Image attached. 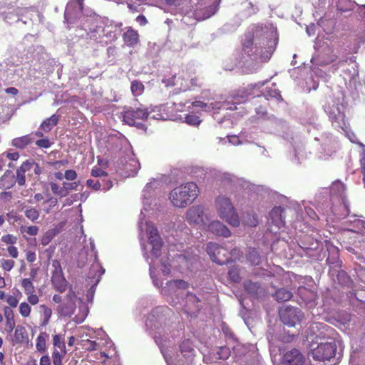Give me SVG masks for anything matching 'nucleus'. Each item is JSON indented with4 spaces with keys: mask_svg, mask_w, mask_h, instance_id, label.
I'll return each mask as SVG.
<instances>
[{
    "mask_svg": "<svg viewBox=\"0 0 365 365\" xmlns=\"http://www.w3.org/2000/svg\"><path fill=\"white\" fill-rule=\"evenodd\" d=\"M48 339V334L46 332H41L37 336L36 339V349L38 352L43 354L46 351Z\"/></svg>",
    "mask_w": 365,
    "mask_h": 365,
    "instance_id": "412c9836",
    "label": "nucleus"
},
{
    "mask_svg": "<svg viewBox=\"0 0 365 365\" xmlns=\"http://www.w3.org/2000/svg\"><path fill=\"white\" fill-rule=\"evenodd\" d=\"M56 234L55 230H49L46 231L41 238V244L43 246L48 245L55 237Z\"/></svg>",
    "mask_w": 365,
    "mask_h": 365,
    "instance_id": "f704fd0d",
    "label": "nucleus"
},
{
    "mask_svg": "<svg viewBox=\"0 0 365 365\" xmlns=\"http://www.w3.org/2000/svg\"><path fill=\"white\" fill-rule=\"evenodd\" d=\"M122 38L124 43L128 47H134L140 43L138 31L131 26L125 28V31L122 34Z\"/></svg>",
    "mask_w": 365,
    "mask_h": 365,
    "instance_id": "f8f14e48",
    "label": "nucleus"
},
{
    "mask_svg": "<svg viewBox=\"0 0 365 365\" xmlns=\"http://www.w3.org/2000/svg\"><path fill=\"white\" fill-rule=\"evenodd\" d=\"M167 285L170 288L175 287L176 288L182 289H185L188 287V283L182 279L170 280L167 282Z\"/></svg>",
    "mask_w": 365,
    "mask_h": 365,
    "instance_id": "c9c22d12",
    "label": "nucleus"
},
{
    "mask_svg": "<svg viewBox=\"0 0 365 365\" xmlns=\"http://www.w3.org/2000/svg\"><path fill=\"white\" fill-rule=\"evenodd\" d=\"M86 185L88 187H91L96 191L99 190L101 187L99 180H95L92 179L87 180Z\"/></svg>",
    "mask_w": 365,
    "mask_h": 365,
    "instance_id": "de8ad7c7",
    "label": "nucleus"
},
{
    "mask_svg": "<svg viewBox=\"0 0 365 365\" xmlns=\"http://www.w3.org/2000/svg\"><path fill=\"white\" fill-rule=\"evenodd\" d=\"M19 312L22 317L27 318L31 314V307L29 303L24 302L19 304Z\"/></svg>",
    "mask_w": 365,
    "mask_h": 365,
    "instance_id": "e433bc0d",
    "label": "nucleus"
},
{
    "mask_svg": "<svg viewBox=\"0 0 365 365\" xmlns=\"http://www.w3.org/2000/svg\"><path fill=\"white\" fill-rule=\"evenodd\" d=\"M6 157L8 159L11 160H17L19 158V153L18 152L9 153H6Z\"/></svg>",
    "mask_w": 365,
    "mask_h": 365,
    "instance_id": "bf43d9fd",
    "label": "nucleus"
},
{
    "mask_svg": "<svg viewBox=\"0 0 365 365\" xmlns=\"http://www.w3.org/2000/svg\"><path fill=\"white\" fill-rule=\"evenodd\" d=\"M307 215L310 217V218L313 219L314 220H319V217L317 215V213L314 212V210L312 208L306 209Z\"/></svg>",
    "mask_w": 365,
    "mask_h": 365,
    "instance_id": "680f3d73",
    "label": "nucleus"
},
{
    "mask_svg": "<svg viewBox=\"0 0 365 365\" xmlns=\"http://www.w3.org/2000/svg\"><path fill=\"white\" fill-rule=\"evenodd\" d=\"M185 122L187 124L191 125H199L201 122V120H200V118L197 115H193V114L186 115V116L185 117Z\"/></svg>",
    "mask_w": 365,
    "mask_h": 365,
    "instance_id": "79ce46f5",
    "label": "nucleus"
},
{
    "mask_svg": "<svg viewBox=\"0 0 365 365\" xmlns=\"http://www.w3.org/2000/svg\"><path fill=\"white\" fill-rule=\"evenodd\" d=\"M252 220H250V221H246V224L251 227H255L258 223L257 216L256 215H252Z\"/></svg>",
    "mask_w": 365,
    "mask_h": 365,
    "instance_id": "e2e57ef3",
    "label": "nucleus"
},
{
    "mask_svg": "<svg viewBox=\"0 0 365 365\" xmlns=\"http://www.w3.org/2000/svg\"><path fill=\"white\" fill-rule=\"evenodd\" d=\"M7 251H8L9 255L11 257L15 258V259L18 257L19 252H18V250H17V248L16 247H14V246H9V247H8Z\"/></svg>",
    "mask_w": 365,
    "mask_h": 365,
    "instance_id": "5fc2aeb1",
    "label": "nucleus"
},
{
    "mask_svg": "<svg viewBox=\"0 0 365 365\" xmlns=\"http://www.w3.org/2000/svg\"><path fill=\"white\" fill-rule=\"evenodd\" d=\"M207 252L211 260L217 264H224L230 261L228 250L217 243L209 242Z\"/></svg>",
    "mask_w": 365,
    "mask_h": 365,
    "instance_id": "39448f33",
    "label": "nucleus"
},
{
    "mask_svg": "<svg viewBox=\"0 0 365 365\" xmlns=\"http://www.w3.org/2000/svg\"><path fill=\"white\" fill-rule=\"evenodd\" d=\"M360 165L361 173H363L364 175V178H365V155H364L362 158L360 159Z\"/></svg>",
    "mask_w": 365,
    "mask_h": 365,
    "instance_id": "774afa93",
    "label": "nucleus"
},
{
    "mask_svg": "<svg viewBox=\"0 0 365 365\" xmlns=\"http://www.w3.org/2000/svg\"><path fill=\"white\" fill-rule=\"evenodd\" d=\"M200 299L194 294L189 293L186 299V312L187 313H196L198 312L200 306Z\"/></svg>",
    "mask_w": 365,
    "mask_h": 365,
    "instance_id": "dca6fc26",
    "label": "nucleus"
},
{
    "mask_svg": "<svg viewBox=\"0 0 365 365\" xmlns=\"http://www.w3.org/2000/svg\"><path fill=\"white\" fill-rule=\"evenodd\" d=\"M15 265V262L12 259H1V266L4 271H11Z\"/></svg>",
    "mask_w": 365,
    "mask_h": 365,
    "instance_id": "37998d69",
    "label": "nucleus"
},
{
    "mask_svg": "<svg viewBox=\"0 0 365 365\" xmlns=\"http://www.w3.org/2000/svg\"><path fill=\"white\" fill-rule=\"evenodd\" d=\"M146 232L148 235V240L161 238L158 229L152 223L146 224Z\"/></svg>",
    "mask_w": 365,
    "mask_h": 365,
    "instance_id": "72a5a7b5",
    "label": "nucleus"
},
{
    "mask_svg": "<svg viewBox=\"0 0 365 365\" xmlns=\"http://www.w3.org/2000/svg\"><path fill=\"white\" fill-rule=\"evenodd\" d=\"M39 228L36 225L31 226H21L20 227V232L24 235V237H26V235L29 236H36L38 235Z\"/></svg>",
    "mask_w": 365,
    "mask_h": 365,
    "instance_id": "2f4dec72",
    "label": "nucleus"
},
{
    "mask_svg": "<svg viewBox=\"0 0 365 365\" xmlns=\"http://www.w3.org/2000/svg\"><path fill=\"white\" fill-rule=\"evenodd\" d=\"M5 299L10 308H16L17 307L19 304V299L13 295H8Z\"/></svg>",
    "mask_w": 365,
    "mask_h": 365,
    "instance_id": "49530a36",
    "label": "nucleus"
},
{
    "mask_svg": "<svg viewBox=\"0 0 365 365\" xmlns=\"http://www.w3.org/2000/svg\"><path fill=\"white\" fill-rule=\"evenodd\" d=\"M21 284L25 294L35 292V287L30 278L23 279Z\"/></svg>",
    "mask_w": 365,
    "mask_h": 365,
    "instance_id": "473e14b6",
    "label": "nucleus"
},
{
    "mask_svg": "<svg viewBox=\"0 0 365 365\" xmlns=\"http://www.w3.org/2000/svg\"><path fill=\"white\" fill-rule=\"evenodd\" d=\"M26 258L29 262L32 263V262H35L36 259V253L33 251L29 250L26 252Z\"/></svg>",
    "mask_w": 365,
    "mask_h": 365,
    "instance_id": "13d9d810",
    "label": "nucleus"
},
{
    "mask_svg": "<svg viewBox=\"0 0 365 365\" xmlns=\"http://www.w3.org/2000/svg\"><path fill=\"white\" fill-rule=\"evenodd\" d=\"M67 351H59L57 349H53L52 352V361L53 365H63V359Z\"/></svg>",
    "mask_w": 365,
    "mask_h": 365,
    "instance_id": "7c9ffc66",
    "label": "nucleus"
},
{
    "mask_svg": "<svg viewBox=\"0 0 365 365\" xmlns=\"http://www.w3.org/2000/svg\"><path fill=\"white\" fill-rule=\"evenodd\" d=\"M91 175L93 177L107 176L108 173L100 168H94L91 170Z\"/></svg>",
    "mask_w": 365,
    "mask_h": 365,
    "instance_id": "09e8293b",
    "label": "nucleus"
},
{
    "mask_svg": "<svg viewBox=\"0 0 365 365\" xmlns=\"http://www.w3.org/2000/svg\"><path fill=\"white\" fill-rule=\"evenodd\" d=\"M39 308L41 317V326L45 327L50 322L52 315V310L46 304H41Z\"/></svg>",
    "mask_w": 365,
    "mask_h": 365,
    "instance_id": "4be33fe9",
    "label": "nucleus"
},
{
    "mask_svg": "<svg viewBox=\"0 0 365 365\" xmlns=\"http://www.w3.org/2000/svg\"><path fill=\"white\" fill-rule=\"evenodd\" d=\"M86 342L88 344V346L86 347V349L88 351H92L97 350L98 344L96 341H91L88 339Z\"/></svg>",
    "mask_w": 365,
    "mask_h": 365,
    "instance_id": "864d4df0",
    "label": "nucleus"
},
{
    "mask_svg": "<svg viewBox=\"0 0 365 365\" xmlns=\"http://www.w3.org/2000/svg\"><path fill=\"white\" fill-rule=\"evenodd\" d=\"M180 351L182 354L185 357H190L193 356L195 349L194 345L191 340L184 339L180 346Z\"/></svg>",
    "mask_w": 365,
    "mask_h": 365,
    "instance_id": "b1692460",
    "label": "nucleus"
},
{
    "mask_svg": "<svg viewBox=\"0 0 365 365\" xmlns=\"http://www.w3.org/2000/svg\"><path fill=\"white\" fill-rule=\"evenodd\" d=\"M26 162L29 164V171L33 169L36 175H39L41 174L42 169L37 163L33 160H27Z\"/></svg>",
    "mask_w": 365,
    "mask_h": 365,
    "instance_id": "c03bdc74",
    "label": "nucleus"
},
{
    "mask_svg": "<svg viewBox=\"0 0 365 365\" xmlns=\"http://www.w3.org/2000/svg\"><path fill=\"white\" fill-rule=\"evenodd\" d=\"M5 92L7 94H11L13 96H16L19 93L18 89L14 87H9V88H6Z\"/></svg>",
    "mask_w": 365,
    "mask_h": 365,
    "instance_id": "0e129e2a",
    "label": "nucleus"
},
{
    "mask_svg": "<svg viewBox=\"0 0 365 365\" xmlns=\"http://www.w3.org/2000/svg\"><path fill=\"white\" fill-rule=\"evenodd\" d=\"M71 5H75L78 11L83 12V0H72V1L71 2Z\"/></svg>",
    "mask_w": 365,
    "mask_h": 365,
    "instance_id": "6e6d98bb",
    "label": "nucleus"
},
{
    "mask_svg": "<svg viewBox=\"0 0 365 365\" xmlns=\"http://www.w3.org/2000/svg\"><path fill=\"white\" fill-rule=\"evenodd\" d=\"M279 316L281 321L289 327H294L296 324L300 322L303 314L298 308L287 307L280 310Z\"/></svg>",
    "mask_w": 365,
    "mask_h": 365,
    "instance_id": "6e6552de",
    "label": "nucleus"
},
{
    "mask_svg": "<svg viewBox=\"0 0 365 365\" xmlns=\"http://www.w3.org/2000/svg\"><path fill=\"white\" fill-rule=\"evenodd\" d=\"M26 295L27 296V303L29 305H36L39 302V297L35 292L26 294Z\"/></svg>",
    "mask_w": 365,
    "mask_h": 365,
    "instance_id": "a18cd8bd",
    "label": "nucleus"
},
{
    "mask_svg": "<svg viewBox=\"0 0 365 365\" xmlns=\"http://www.w3.org/2000/svg\"><path fill=\"white\" fill-rule=\"evenodd\" d=\"M148 115L149 111L147 108H138L124 111L123 118L125 123L130 125H134L138 120H147Z\"/></svg>",
    "mask_w": 365,
    "mask_h": 365,
    "instance_id": "1a4fd4ad",
    "label": "nucleus"
},
{
    "mask_svg": "<svg viewBox=\"0 0 365 365\" xmlns=\"http://www.w3.org/2000/svg\"><path fill=\"white\" fill-rule=\"evenodd\" d=\"M247 260L253 266H258L261 264V257L255 248H250L247 254Z\"/></svg>",
    "mask_w": 365,
    "mask_h": 365,
    "instance_id": "a878e982",
    "label": "nucleus"
},
{
    "mask_svg": "<svg viewBox=\"0 0 365 365\" xmlns=\"http://www.w3.org/2000/svg\"><path fill=\"white\" fill-rule=\"evenodd\" d=\"M25 161L16 170V181L19 186H23L26 183V173L29 172V165Z\"/></svg>",
    "mask_w": 365,
    "mask_h": 365,
    "instance_id": "6ab92c4d",
    "label": "nucleus"
},
{
    "mask_svg": "<svg viewBox=\"0 0 365 365\" xmlns=\"http://www.w3.org/2000/svg\"><path fill=\"white\" fill-rule=\"evenodd\" d=\"M136 21L140 25V26H145L147 23V19L145 16L143 14H140L136 17Z\"/></svg>",
    "mask_w": 365,
    "mask_h": 365,
    "instance_id": "052dcab7",
    "label": "nucleus"
},
{
    "mask_svg": "<svg viewBox=\"0 0 365 365\" xmlns=\"http://www.w3.org/2000/svg\"><path fill=\"white\" fill-rule=\"evenodd\" d=\"M130 89L135 96H139L144 92L145 86L141 81L135 80L131 82Z\"/></svg>",
    "mask_w": 365,
    "mask_h": 365,
    "instance_id": "c756f323",
    "label": "nucleus"
},
{
    "mask_svg": "<svg viewBox=\"0 0 365 365\" xmlns=\"http://www.w3.org/2000/svg\"><path fill=\"white\" fill-rule=\"evenodd\" d=\"M149 243L152 246L151 254L155 257L158 258L161 255V249L163 245V242L161 238L148 240Z\"/></svg>",
    "mask_w": 365,
    "mask_h": 365,
    "instance_id": "393cba45",
    "label": "nucleus"
},
{
    "mask_svg": "<svg viewBox=\"0 0 365 365\" xmlns=\"http://www.w3.org/2000/svg\"><path fill=\"white\" fill-rule=\"evenodd\" d=\"M76 294L74 291L70 289L66 295L63 301L57 307V312L61 317H70L76 311Z\"/></svg>",
    "mask_w": 365,
    "mask_h": 365,
    "instance_id": "423d86ee",
    "label": "nucleus"
},
{
    "mask_svg": "<svg viewBox=\"0 0 365 365\" xmlns=\"http://www.w3.org/2000/svg\"><path fill=\"white\" fill-rule=\"evenodd\" d=\"M217 354L218 355V359L225 360L230 356V350L227 346H221L219 348Z\"/></svg>",
    "mask_w": 365,
    "mask_h": 365,
    "instance_id": "a19ab883",
    "label": "nucleus"
},
{
    "mask_svg": "<svg viewBox=\"0 0 365 365\" xmlns=\"http://www.w3.org/2000/svg\"><path fill=\"white\" fill-rule=\"evenodd\" d=\"M52 265L55 268V270L53 272H56V271H58V272H61V273H62V269H61V264H60L59 261L53 260Z\"/></svg>",
    "mask_w": 365,
    "mask_h": 365,
    "instance_id": "338daca9",
    "label": "nucleus"
},
{
    "mask_svg": "<svg viewBox=\"0 0 365 365\" xmlns=\"http://www.w3.org/2000/svg\"><path fill=\"white\" fill-rule=\"evenodd\" d=\"M50 185L51 191L54 195H57L61 197H64L67 195L66 190L64 189L63 186L61 187L57 183L55 182H51Z\"/></svg>",
    "mask_w": 365,
    "mask_h": 365,
    "instance_id": "58836bf2",
    "label": "nucleus"
},
{
    "mask_svg": "<svg viewBox=\"0 0 365 365\" xmlns=\"http://www.w3.org/2000/svg\"><path fill=\"white\" fill-rule=\"evenodd\" d=\"M79 183L77 182H63V185L65 190H66L67 194L70 190H76Z\"/></svg>",
    "mask_w": 365,
    "mask_h": 365,
    "instance_id": "3c124183",
    "label": "nucleus"
},
{
    "mask_svg": "<svg viewBox=\"0 0 365 365\" xmlns=\"http://www.w3.org/2000/svg\"><path fill=\"white\" fill-rule=\"evenodd\" d=\"M3 311L6 319V331L8 333H11L16 326L14 312L9 307H4Z\"/></svg>",
    "mask_w": 365,
    "mask_h": 365,
    "instance_id": "f3484780",
    "label": "nucleus"
},
{
    "mask_svg": "<svg viewBox=\"0 0 365 365\" xmlns=\"http://www.w3.org/2000/svg\"><path fill=\"white\" fill-rule=\"evenodd\" d=\"M245 292L252 299H259L267 296V288L259 281L245 279L243 282Z\"/></svg>",
    "mask_w": 365,
    "mask_h": 365,
    "instance_id": "0eeeda50",
    "label": "nucleus"
},
{
    "mask_svg": "<svg viewBox=\"0 0 365 365\" xmlns=\"http://www.w3.org/2000/svg\"><path fill=\"white\" fill-rule=\"evenodd\" d=\"M28 341V333L25 327L18 325L14 330V338L12 339L13 345L22 344Z\"/></svg>",
    "mask_w": 365,
    "mask_h": 365,
    "instance_id": "a211bd4d",
    "label": "nucleus"
},
{
    "mask_svg": "<svg viewBox=\"0 0 365 365\" xmlns=\"http://www.w3.org/2000/svg\"><path fill=\"white\" fill-rule=\"evenodd\" d=\"M227 274L229 279L234 283H239L242 279L240 270L237 266L230 267Z\"/></svg>",
    "mask_w": 365,
    "mask_h": 365,
    "instance_id": "c85d7f7f",
    "label": "nucleus"
},
{
    "mask_svg": "<svg viewBox=\"0 0 365 365\" xmlns=\"http://www.w3.org/2000/svg\"><path fill=\"white\" fill-rule=\"evenodd\" d=\"M284 211V210L282 207H274L269 213L272 223H274L279 228H280L282 226H284L285 224V217L283 215Z\"/></svg>",
    "mask_w": 365,
    "mask_h": 365,
    "instance_id": "2eb2a0df",
    "label": "nucleus"
},
{
    "mask_svg": "<svg viewBox=\"0 0 365 365\" xmlns=\"http://www.w3.org/2000/svg\"><path fill=\"white\" fill-rule=\"evenodd\" d=\"M220 217L233 227L240 225V219L235 209L228 197L219 196L215 200Z\"/></svg>",
    "mask_w": 365,
    "mask_h": 365,
    "instance_id": "f03ea898",
    "label": "nucleus"
},
{
    "mask_svg": "<svg viewBox=\"0 0 365 365\" xmlns=\"http://www.w3.org/2000/svg\"><path fill=\"white\" fill-rule=\"evenodd\" d=\"M1 240L6 245H11V246H13V245L17 242L18 238L16 236L11 234H6L1 237Z\"/></svg>",
    "mask_w": 365,
    "mask_h": 365,
    "instance_id": "ea45409f",
    "label": "nucleus"
},
{
    "mask_svg": "<svg viewBox=\"0 0 365 365\" xmlns=\"http://www.w3.org/2000/svg\"><path fill=\"white\" fill-rule=\"evenodd\" d=\"M51 359L48 354L43 355L39 361L40 365H51Z\"/></svg>",
    "mask_w": 365,
    "mask_h": 365,
    "instance_id": "4d7b16f0",
    "label": "nucleus"
},
{
    "mask_svg": "<svg viewBox=\"0 0 365 365\" xmlns=\"http://www.w3.org/2000/svg\"><path fill=\"white\" fill-rule=\"evenodd\" d=\"M59 120V116L53 114L51 117L47 118L41 123L40 127L45 132H49L56 125Z\"/></svg>",
    "mask_w": 365,
    "mask_h": 365,
    "instance_id": "5701e85b",
    "label": "nucleus"
},
{
    "mask_svg": "<svg viewBox=\"0 0 365 365\" xmlns=\"http://www.w3.org/2000/svg\"><path fill=\"white\" fill-rule=\"evenodd\" d=\"M53 345L54 349H59V351H67L65 343L64 335L61 334H55L53 336Z\"/></svg>",
    "mask_w": 365,
    "mask_h": 365,
    "instance_id": "cd10ccee",
    "label": "nucleus"
},
{
    "mask_svg": "<svg viewBox=\"0 0 365 365\" xmlns=\"http://www.w3.org/2000/svg\"><path fill=\"white\" fill-rule=\"evenodd\" d=\"M207 230L210 232L224 237H228L231 235L230 230L220 221H213L207 226Z\"/></svg>",
    "mask_w": 365,
    "mask_h": 365,
    "instance_id": "ddd939ff",
    "label": "nucleus"
},
{
    "mask_svg": "<svg viewBox=\"0 0 365 365\" xmlns=\"http://www.w3.org/2000/svg\"><path fill=\"white\" fill-rule=\"evenodd\" d=\"M200 194L197 185L189 182L175 187L170 192V200L177 207H185L192 204Z\"/></svg>",
    "mask_w": 365,
    "mask_h": 365,
    "instance_id": "f257e3e1",
    "label": "nucleus"
},
{
    "mask_svg": "<svg viewBox=\"0 0 365 365\" xmlns=\"http://www.w3.org/2000/svg\"><path fill=\"white\" fill-rule=\"evenodd\" d=\"M292 296L293 294L291 292L284 288L277 289L274 294V299L279 302L289 301L292 297Z\"/></svg>",
    "mask_w": 365,
    "mask_h": 365,
    "instance_id": "bb28decb",
    "label": "nucleus"
},
{
    "mask_svg": "<svg viewBox=\"0 0 365 365\" xmlns=\"http://www.w3.org/2000/svg\"><path fill=\"white\" fill-rule=\"evenodd\" d=\"M36 145L39 148H48L51 145V143L48 139L46 138L36 140Z\"/></svg>",
    "mask_w": 365,
    "mask_h": 365,
    "instance_id": "8fccbe9b",
    "label": "nucleus"
},
{
    "mask_svg": "<svg viewBox=\"0 0 365 365\" xmlns=\"http://www.w3.org/2000/svg\"><path fill=\"white\" fill-rule=\"evenodd\" d=\"M0 198L4 200H9L11 198V193L10 192H2L0 193Z\"/></svg>",
    "mask_w": 365,
    "mask_h": 365,
    "instance_id": "69168bd1",
    "label": "nucleus"
},
{
    "mask_svg": "<svg viewBox=\"0 0 365 365\" xmlns=\"http://www.w3.org/2000/svg\"><path fill=\"white\" fill-rule=\"evenodd\" d=\"M51 282L54 288L57 291L62 293L66 290L68 282L65 277H63V272L61 273V272L58 271L53 272L51 278Z\"/></svg>",
    "mask_w": 365,
    "mask_h": 365,
    "instance_id": "4468645a",
    "label": "nucleus"
},
{
    "mask_svg": "<svg viewBox=\"0 0 365 365\" xmlns=\"http://www.w3.org/2000/svg\"><path fill=\"white\" fill-rule=\"evenodd\" d=\"M25 216L30 220L31 222L36 221L40 215V212L38 210L34 207H29L24 212Z\"/></svg>",
    "mask_w": 365,
    "mask_h": 365,
    "instance_id": "4c0bfd02",
    "label": "nucleus"
},
{
    "mask_svg": "<svg viewBox=\"0 0 365 365\" xmlns=\"http://www.w3.org/2000/svg\"><path fill=\"white\" fill-rule=\"evenodd\" d=\"M282 363L287 365H304L305 357L299 349H292L284 353Z\"/></svg>",
    "mask_w": 365,
    "mask_h": 365,
    "instance_id": "9b49d317",
    "label": "nucleus"
},
{
    "mask_svg": "<svg viewBox=\"0 0 365 365\" xmlns=\"http://www.w3.org/2000/svg\"><path fill=\"white\" fill-rule=\"evenodd\" d=\"M33 139L30 135H26L21 137L15 138L11 141V145L18 149H24L26 146L30 145Z\"/></svg>",
    "mask_w": 365,
    "mask_h": 365,
    "instance_id": "aec40b11",
    "label": "nucleus"
},
{
    "mask_svg": "<svg viewBox=\"0 0 365 365\" xmlns=\"http://www.w3.org/2000/svg\"><path fill=\"white\" fill-rule=\"evenodd\" d=\"M324 110L329 116L332 125L338 128L344 129L346 127L345 114L342 110L343 105L339 103H328L324 106Z\"/></svg>",
    "mask_w": 365,
    "mask_h": 365,
    "instance_id": "7ed1b4c3",
    "label": "nucleus"
},
{
    "mask_svg": "<svg viewBox=\"0 0 365 365\" xmlns=\"http://www.w3.org/2000/svg\"><path fill=\"white\" fill-rule=\"evenodd\" d=\"M337 346L335 341L320 343L312 351L313 359L319 361H330L336 354Z\"/></svg>",
    "mask_w": 365,
    "mask_h": 365,
    "instance_id": "20e7f679",
    "label": "nucleus"
},
{
    "mask_svg": "<svg viewBox=\"0 0 365 365\" xmlns=\"http://www.w3.org/2000/svg\"><path fill=\"white\" fill-rule=\"evenodd\" d=\"M186 220L190 224L205 225L208 221L204 213V209L200 205L192 206L186 213Z\"/></svg>",
    "mask_w": 365,
    "mask_h": 365,
    "instance_id": "9d476101",
    "label": "nucleus"
},
{
    "mask_svg": "<svg viewBox=\"0 0 365 365\" xmlns=\"http://www.w3.org/2000/svg\"><path fill=\"white\" fill-rule=\"evenodd\" d=\"M64 178L68 180H74L77 178V173L73 170H67L65 172Z\"/></svg>",
    "mask_w": 365,
    "mask_h": 365,
    "instance_id": "603ef678",
    "label": "nucleus"
}]
</instances>
